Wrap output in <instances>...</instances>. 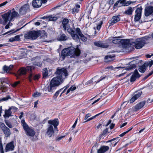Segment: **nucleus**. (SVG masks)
Segmentation results:
<instances>
[{
  "instance_id": "1",
  "label": "nucleus",
  "mask_w": 153,
  "mask_h": 153,
  "mask_svg": "<svg viewBox=\"0 0 153 153\" xmlns=\"http://www.w3.org/2000/svg\"><path fill=\"white\" fill-rule=\"evenodd\" d=\"M56 76L53 78L51 80L49 85L46 86L45 89L48 92L53 93L56 89V87L62 82L63 79L68 76V73L67 69L63 68H61L58 67L55 72Z\"/></svg>"
},
{
  "instance_id": "2",
  "label": "nucleus",
  "mask_w": 153,
  "mask_h": 153,
  "mask_svg": "<svg viewBox=\"0 0 153 153\" xmlns=\"http://www.w3.org/2000/svg\"><path fill=\"white\" fill-rule=\"evenodd\" d=\"M19 15L18 12H16L14 9L9 10L7 13L1 15V17H0V24L5 25L9 21V25L10 26L12 25L13 24L10 22L13 19L18 17Z\"/></svg>"
},
{
  "instance_id": "3",
  "label": "nucleus",
  "mask_w": 153,
  "mask_h": 153,
  "mask_svg": "<svg viewBox=\"0 0 153 153\" xmlns=\"http://www.w3.org/2000/svg\"><path fill=\"white\" fill-rule=\"evenodd\" d=\"M80 53V51L79 49L70 47L64 48L62 51L60 57L64 60L66 57L70 56V57L75 58L79 56Z\"/></svg>"
},
{
  "instance_id": "4",
  "label": "nucleus",
  "mask_w": 153,
  "mask_h": 153,
  "mask_svg": "<svg viewBox=\"0 0 153 153\" xmlns=\"http://www.w3.org/2000/svg\"><path fill=\"white\" fill-rule=\"evenodd\" d=\"M69 20L67 19L64 18L62 21V25L64 30H67L68 33L71 35L73 39L78 41L79 39V37L77 34L75 33L74 30L70 27L68 24Z\"/></svg>"
},
{
  "instance_id": "5",
  "label": "nucleus",
  "mask_w": 153,
  "mask_h": 153,
  "mask_svg": "<svg viewBox=\"0 0 153 153\" xmlns=\"http://www.w3.org/2000/svg\"><path fill=\"white\" fill-rule=\"evenodd\" d=\"M149 38L145 36L137 39L136 41L134 42L135 48L139 49L142 48L148 41Z\"/></svg>"
},
{
  "instance_id": "6",
  "label": "nucleus",
  "mask_w": 153,
  "mask_h": 153,
  "mask_svg": "<svg viewBox=\"0 0 153 153\" xmlns=\"http://www.w3.org/2000/svg\"><path fill=\"white\" fill-rule=\"evenodd\" d=\"M40 32L39 30L29 31L25 35L24 37L26 39H35L40 36Z\"/></svg>"
},
{
  "instance_id": "7",
  "label": "nucleus",
  "mask_w": 153,
  "mask_h": 153,
  "mask_svg": "<svg viewBox=\"0 0 153 153\" xmlns=\"http://www.w3.org/2000/svg\"><path fill=\"white\" fill-rule=\"evenodd\" d=\"M34 66H27L26 67H23L20 68L17 71L18 74L20 76L25 75L27 72H32V70L34 69Z\"/></svg>"
},
{
  "instance_id": "8",
  "label": "nucleus",
  "mask_w": 153,
  "mask_h": 153,
  "mask_svg": "<svg viewBox=\"0 0 153 153\" xmlns=\"http://www.w3.org/2000/svg\"><path fill=\"white\" fill-rule=\"evenodd\" d=\"M0 127L6 137H7L10 136L11 134L10 130L9 128L5 125L4 123L2 122H0Z\"/></svg>"
},
{
  "instance_id": "9",
  "label": "nucleus",
  "mask_w": 153,
  "mask_h": 153,
  "mask_svg": "<svg viewBox=\"0 0 153 153\" xmlns=\"http://www.w3.org/2000/svg\"><path fill=\"white\" fill-rule=\"evenodd\" d=\"M47 2V0H33L32 5L34 8H38L41 6L42 3L45 4Z\"/></svg>"
},
{
  "instance_id": "10",
  "label": "nucleus",
  "mask_w": 153,
  "mask_h": 153,
  "mask_svg": "<svg viewBox=\"0 0 153 153\" xmlns=\"http://www.w3.org/2000/svg\"><path fill=\"white\" fill-rule=\"evenodd\" d=\"M25 128L24 129L27 135L33 137L35 134V131L32 129L30 128L28 126L26 127L25 126Z\"/></svg>"
},
{
  "instance_id": "11",
  "label": "nucleus",
  "mask_w": 153,
  "mask_h": 153,
  "mask_svg": "<svg viewBox=\"0 0 153 153\" xmlns=\"http://www.w3.org/2000/svg\"><path fill=\"white\" fill-rule=\"evenodd\" d=\"M151 15H153V7L149 6L145 9V15L148 16Z\"/></svg>"
},
{
  "instance_id": "12",
  "label": "nucleus",
  "mask_w": 153,
  "mask_h": 153,
  "mask_svg": "<svg viewBox=\"0 0 153 153\" xmlns=\"http://www.w3.org/2000/svg\"><path fill=\"white\" fill-rule=\"evenodd\" d=\"M48 123L50 125H53L54 129L56 131H58L57 126L59 125V122L58 119H55L53 120H49L48 121Z\"/></svg>"
},
{
  "instance_id": "13",
  "label": "nucleus",
  "mask_w": 153,
  "mask_h": 153,
  "mask_svg": "<svg viewBox=\"0 0 153 153\" xmlns=\"http://www.w3.org/2000/svg\"><path fill=\"white\" fill-rule=\"evenodd\" d=\"M142 10L141 8H138L136 10L134 18V19L136 21H138L140 18Z\"/></svg>"
},
{
  "instance_id": "14",
  "label": "nucleus",
  "mask_w": 153,
  "mask_h": 153,
  "mask_svg": "<svg viewBox=\"0 0 153 153\" xmlns=\"http://www.w3.org/2000/svg\"><path fill=\"white\" fill-rule=\"evenodd\" d=\"M75 33L77 34L78 36H80L81 39L82 41L85 42V41H86V40H87L85 36H84V35L82 34V32L81 31L80 29L79 28H78V27L76 28V31H75ZM78 37H79V36H78Z\"/></svg>"
},
{
  "instance_id": "15",
  "label": "nucleus",
  "mask_w": 153,
  "mask_h": 153,
  "mask_svg": "<svg viewBox=\"0 0 153 153\" xmlns=\"http://www.w3.org/2000/svg\"><path fill=\"white\" fill-rule=\"evenodd\" d=\"M29 5L28 4H25L21 7L19 10L20 13L23 15L29 10Z\"/></svg>"
},
{
  "instance_id": "16",
  "label": "nucleus",
  "mask_w": 153,
  "mask_h": 153,
  "mask_svg": "<svg viewBox=\"0 0 153 153\" xmlns=\"http://www.w3.org/2000/svg\"><path fill=\"white\" fill-rule=\"evenodd\" d=\"M120 43L122 44V47L126 48L131 45L129 39H124L121 40Z\"/></svg>"
},
{
  "instance_id": "17",
  "label": "nucleus",
  "mask_w": 153,
  "mask_h": 153,
  "mask_svg": "<svg viewBox=\"0 0 153 153\" xmlns=\"http://www.w3.org/2000/svg\"><path fill=\"white\" fill-rule=\"evenodd\" d=\"M120 20L119 16H114L109 22L110 25H113L114 23L119 21Z\"/></svg>"
},
{
  "instance_id": "18",
  "label": "nucleus",
  "mask_w": 153,
  "mask_h": 153,
  "mask_svg": "<svg viewBox=\"0 0 153 153\" xmlns=\"http://www.w3.org/2000/svg\"><path fill=\"white\" fill-rule=\"evenodd\" d=\"M140 77V76L137 70L136 69L134 70L133 74L131 76L130 81L132 82L135 81L136 79Z\"/></svg>"
},
{
  "instance_id": "19",
  "label": "nucleus",
  "mask_w": 153,
  "mask_h": 153,
  "mask_svg": "<svg viewBox=\"0 0 153 153\" xmlns=\"http://www.w3.org/2000/svg\"><path fill=\"white\" fill-rule=\"evenodd\" d=\"M53 133L54 130L53 126L51 125H48L47 129V134L49 136V137H51L53 134Z\"/></svg>"
},
{
  "instance_id": "20",
  "label": "nucleus",
  "mask_w": 153,
  "mask_h": 153,
  "mask_svg": "<svg viewBox=\"0 0 153 153\" xmlns=\"http://www.w3.org/2000/svg\"><path fill=\"white\" fill-rule=\"evenodd\" d=\"M141 91H139L136 93L130 100V103L133 102L139 98L142 94Z\"/></svg>"
},
{
  "instance_id": "21",
  "label": "nucleus",
  "mask_w": 153,
  "mask_h": 153,
  "mask_svg": "<svg viewBox=\"0 0 153 153\" xmlns=\"http://www.w3.org/2000/svg\"><path fill=\"white\" fill-rule=\"evenodd\" d=\"M94 43L95 46L103 48H106L108 46V45L106 43H102L100 42H94Z\"/></svg>"
},
{
  "instance_id": "22",
  "label": "nucleus",
  "mask_w": 153,
  "mask_h": 153,
  "mask_svg": "<svg viewBox=\"0 0 153 153\" xmlns=\"http://www.w3.org/2000/svg\"><path fill=\"white\" fill-rule=\"evenodd\" d=\"M134 61H133L130 62L129 63V65H130L129 67H128L129 66H128L126 68V69L123 70V71H124V72H125V71L126 70L129 71L135 68L136 67V66L134 64Z\"/></svg>"
},
{
  "instance_id": "23",
  "label": "nucleus",
  "mask_w": 153,
  "mask_h": 153,
  "mask_svg": "<svg viewBox=\"0 0 153 153\" xmlns=\"http://www.w3.org/2000/svg\"><path fill=\"white\" fill-rule=\"evenodd\" d=\"M109 149L108 146H103L101 147L97 152V153H104L107 151Z\"/></svg>"
},
{
  "instance_id": "24",
  "label": "nucleus",
  "mask_w": 153,
  "mask_h": 153,
  "mask_svg": "<svg viewBox=\"0 0 153 153\" xmlns=\"http://www.w3.org/2000/svg\"><path fill=\"white\" fill-rule=\"evenodd\" d=\"M148 65L147 64L144 63L142 65L140 66L138 68V70L139 72L142 73H144L148 67Z\"/></svg>"
},
{
  "instance_id": "25",
  "label": "nucleus",
  "mask_w": 153,
  "mask_h": 153,
  "mask_svg": "<svg viewBox=\"0 0 153 153\" xmlns=\"http://www.w3.org/2000/svg\"><path fill=\"white\" fill-rule=\"evenodd\" d=\"M14 148V146L13 145V142H11L6 145L5 150L6 152H7L13 150Z\"/></svg>"
},
{
  "instance_id": "26",
  "label": "nucleus",
  "mask_w": 153,
  "mask_h": 153,
  "mask_svg": "<svg viewBox=\"0 0 153 153\" xmlns=\"http://www.w3.org/2000/svg\"><path fill=\"white\" fill-rule=\"evenodd\" d=\"M145 103V101H143L140 102L135 106V108L136 110L140 109L144 106Z\"/></svg>"
},
{
  "instance_id": "27",
  "label": "nucleus",
  "mask_w": 153,
  "mask_h": 153,
  "mask_svg": "<svg viewBox=\"0 0 153 153\" xmlns=\"http://www.w3.org/2000/svg\"><path fill=\"white\" fill-rule=\"evenodd\" d=\"M13 65H10L9 67L6 65H4L3 68V70L7 73H9V71H11L13 68Z\"/></svg>"
},
{
  "instance_id": "28",
  "label": "nucleus",
  "mask_w": 153,
  "mask_h": 153,
  "mask_svg": "<svg viewBox=\"0 0 153 153\" xmlns=\"http://www.w3.org/2000/svg\"><path fill=\"white\" fill-rule=\"evenodd\" d=\"M12 112L11 111V110L9 108V109L7 110H5V114L4 115V116L5 118H8L10 116H11L12 115H11Z\"/></svg>"
},
{
  "instance_id": "29",
  "label": "nucleus",
  "mask_w": 153,
  "mask_h": 153,
  "mask_svg": "<svg viewBox=\"0 0 153 153\" xmlns=\"http://www.w3.org/2000/svg\"><path fill=\"white\" fill-rule=\"evenodd\" d=\"M33 77V79L35 80H38L39 77V76L38 75H34L33 76L32 73L30 74L29 76V81H31L32 77Z\"/></svg>"
},
{
  "instance_id": "30",
  "label": "nucleus",
  "mask_w": 153,
  "mask_h": 153,
  "mask_svg": "<svg viewBox=\"0 0 153 153\" xmlns=\"http://www.w3.org/2000/svg\"><path fill=\"white\" fill-rule=\"evenodd\" d=\"M133 10L132 7H129L127 10L125 11L124 13V14H126L128 15H130L131 14Z\"/></svg>"
},
{
  "instance_id": "31",
  "label": "nucleus",
  "mask_w": 153,
  "mask_h": 153,
  "mask_svg": "<svg viewBox=\"0 0 153 153\" xmlns=\"http://www.w3.org/2000/svg\"><path fill=\"white\" fill-rule=\"evenodd\" d=\"M46 18L49 19V21H54L56 20L58 18L56 16H53L52 15H50L48 16L44 17Z\"/></svg>"
},
{
  "instance_id": "32",
  "label": "nucleus",
  "mask_w": 153,
  "mask_h": 153,
  "mask_svg": "<svg viewBox=\"0 0 153 153\" xmlns=\"http://www.w3.org/2000/svg\"><path fill=\"white\" fill-rule=\"evenodd\" d=\"M48 69L47 68H44L43 69L42 74L43 78H46L48 75Z\"/></svg>"
},
{
  "instance_id": "33",
  "label": "nucleus",
  "mask_w": 153,
  "mask_h": 153,
  "mask_svg": "<svg viewBox=\"0 0 153 153\" xmlns=\"http://www.w3.org/2000/svg\"><path fill=\"white\" fill-rule=\"evenodd\" d=\"M67 39V37L65 34H62L59 38V39L62 41L66 40Z\"/></svg>"
},
{
  "instance_id": "34",
  "label": "nucleus",
  "mask_w": 153,
  "mask_h": 153,
  "mask_svg": "<svg viewBox=\"0 0 153 153\" xmlns=\"http://www.w3.org/2000/svg\"><path fill=\"white\" fill-rule=\"evenodd\" d=\"M7 78H0V82H1V85L3 84V83H7Z\"/></svg>"
},
{
  "instance_id": "35",
  "label": "nucleus",
  "mask_w": 153,
  "mask_h": 153,
  "mask_svg": "<svg viewBox=\"0 0 153 153\" xmlns=\"http://www.w3.org/2000/svg\"><path fill=\"white\" fill-rule=\"evenodd\" d=\"M33 64L34 65L40 67L42 65V63L41 61H38L37 60L34 62Z\"/></svg>"
},
{
  "instance_id": "36",
  "label": "nucleus",
  "mask_w": 153,
  "mask_h": 153,
  "mask_svg": "<svg viewBox=\"0 0 153 153\" xmlns=\"http://www.w3.org/2000/svg\"><path fill=\"white\" fill-rule=\"evenodd\" d=\"M0 89L3 92H5L7 90V88L2 84L0 85Z\"/></svg>"
},
{
  "instance_id": "37",
  "label": "nucleus",
  "mask_w": 153,
  "mask_h": 153,
  "mask_svg": "<svg viewBox=\"0 0 153 153\" xmlns=\"http://www.w3.org/2000/svg\"><path fill=\"white\" fill-rule=\"evenodd\" d=\"M4 121L5 124L8 127L10 128H12L13 127L11 123L9 120H5Z\"/></svg>"
},
{
  "instance_id": "38",
  "label": "nucleus",
  "mask_w": 153,
  "mask_h": 153,
  "mask_svg": "<svg viewBox=\"0 0 153 153\" xmlns=\"http://www.w3.org/2000/svg\"><path fill=\"white\" fill-rule=\"evenodd\" d=\"M10 99L11 97L9 96H8L6 97H4L3 98H0V102L2 101L7 100H8Z\"/></svg>"
},
{
  "instance_id": "39",
  "label": "nucleus",
  "mask_w": 153,
  "mask_h": 153,
  "mask_svg": "<svg viewBox=\"0 0 153 153\" xmlns=\"http://www.w3.org/2000/svg\"><path fill=\"white\" fill-rule=\"evenodd\" d=\"M115 56V55H108L106 56L105 57V60H108L109 59H111Z\"/></svg>"
},
{
  "instance_id": "40",
  "label": "nucleus",
  "mask_w": 153,
  "mask_h": 153,
  "mask_svg": "<svg viewBox=\"0 0 153 153\" xmlns=\"http://www.w3.org/2000/svg\"><path fill=\"white\" fill-rule=\"evenodd\" d=\"M62 89V88L61 89H60L59 90L57 91H56V93L54 94L53 96V97L54 99H56V98L58 96L59 93L61 92V90Z\"/></svg>"
},
{
  "instance_id": "41",
  "label": "nucleus",
  "mask_w": 153,
  "mask_h": 153,
  "mask_svg": "<svg viewBox=\"0 0 153 153\" xmlns=\"http://www.w3.org/2000/svg\"><path fill=\"white\" fill-rule=\"evenodd\" d=\"M0 152L1 153H4L2 144L1 139H0Z\"/></svg>"
},
{
  "instance_id": "42",
  "label": "nucleus",
  "mask_w": 153,
  "mask_h": 153,
  "mask_svg": "<svg viewBox=\"0 0 153 153\" xmlns=\"http://www.w3.org/2000/svg\"><path fill=\"white\" fill-rule=\"evenodd\" d=\"M121 42V40L119 39H114L112 40L113 43L115 44H119Z\"/></svg>"
},
{
  "instance_id": "43",
  "label": "nucleus",
  "mask_w": 153,
  "mask_h": 153,
  "mask_svg": "<svg viewBox=\"0 0 153 153\" xmlns=\"http://www.w3.org/2000/svg\"><path fill=\"white\" fill-rule=\"evenodd\" d=\"M21 122L22 124V126H23V128L24 129L25 128V126L26 127H27L28 126L26 123L25 121L24 120H22Z\"/></svg>"
},
{
  "instance_id": "44",
  "label": "nucleus",
  "mask_w": 153,
  "mask_h": 153,
  "mask_svg": "<svg viewBox=\"0 0 153 153\" xmlns=\"http://www.w3.org/2000/svg\"><path fill=\"white\" fill-rule=\"evenodd\" d=\"M153 74V70L150 71L149 74L143 78L144 80L146 79L148 77L152 75Z\"/></svg>"
},
{
  "instance_id": "45",
  "label": "nucleus",
  "mask_w": 153,
  "mask_h": 153,
  "mask_svg": "<svg viewBox=\"0 0 153 153\" xmlns=\"http://www.w3.org/2000/svg\"><path fill=\"white\" fill-rule=\"evenodd\" d=\"M41 94L40 93L36 92L33 94V96L34 97H37L40 96Z\"/></svg>"
},
{
  "instance_id": "46",
  "label": "nucleus",
  "mask_w": 153,
  "mask_h": 153,
  "mask_svg": "<svg viewBox=\"0 0 153 153\" xmlns=\"http://www.w3.org/2000/svg\"><path fill=\"white\" fill-rule=\"evenodd\" d=\"M9 108L10 110H12L14 112L17 111L18 109L15 106H12L10 107Z\"/></svg>"
},
{
  "instance_id": "47",
  "label": "nucleus",
  "mask_w": 153,
  "mask_h": 153,
  "mask_svg": "<svg viewBox=\"0 0 153 153\" xmlns=\"http://www.w3.org/2000/svg\"><path fill=\"white\" fill-rule=\"evenodd\" d=\"M147 63V64L148 66H149L150 67L153 64V61L152 60L149 62H148L147 63Z\"/></svg>"
},
{
  "instance_id": "48",
  "label": "nucleus",
  "mask_w": 153,
  "mask_h": 153,
  "mask_svg": "<svg viewBox=\"0 0 153 153\" xmlns=\"http://www.w3.org/2000/svg\"><path fill=\"white\" fill-rule=\"evenodd\" d=\"M65 137V136H63L58 137H57L56 138V141H59L61 140L62 138Z\"/></svg>"
},
{
  "instance_id": "49",
  "label": "nucleus",
  "mask_w": 153,
  "mask_h": 153,
  "mask_svg": "<svg viewBox=\"0 0 153 153\" xmlns=\"http://www.w3.org/2000/svg\"><path fill=\"white\" fill-rule=\"evenodd\" d=\"M79 11V9L77 7H75L73 9V12L74 13H77Z\"/></svg>"
},
{
  "instance_id": "50",
  "label": "nucleus",
  "mask_w": 153,
  "mask_h": 153,
  "mask_svg": "<svg viewBox=\"0 0 153 153\" xmlns=\"http://www.w3.org/2000/svg\"><path fill=\"white\" fill-rule=\"evenodd\" d=\"M120 0L117 1L116 3H115L114 6V8L115 9V7H116L118 5V4L120 2Z\"/></svg>"
},
{
  "instance_id": "51",
  "label": "nucleus",
  "mask_w": 153,
  "mask_h": 153,
  "mask_svg": "<svg viewBox=\"0 0 153 153\" xmlns=\"http://www.w3.org/2000/svg\"><path fill=\"white\" fill-rule=\"evenodd\" d=\"M108 128H106L104 130L102 134L104 135L108 131Z\"/></svg>"
},
{
  "instance_id": "52",
  "label": "nucleus",
  "mask_w": 153,
  "mask_h": 153,
  "mask_svg": "<svg viewBox=\"0 0 153 153\" xmlns=\"http://www.w3.org/2000/svg\"><path fill=\"white\" fill-rule=\"evenodd\" d=\"M103 112H102L101 113H99L97 114H96V115H95V116H93L91 118H90V119L91 120L94 119V118H95L97 116L99 115H100Z\"/></svg>"
},
{
  "instance_id": "53",
  "label": "nucleus",
  "mask_w": 153,
  "mask_h": 153,
  "mask_svg": "<svg viewBox=\"0 0 153 153\" xmlns=\"http://www.w3.org/2000/svg\"><path fill=\"white\" fill-rule=\"evenodd\" d=\"M132 3H133V2L130 1H127L126 2V4L124 5V6H127L129 4H131Z\"/></svg>"
},
{
  "instance_id": "54",
  "label": "nucleus",
  "mask_w": 153,
  "mask_h": 153,
  "mask_svg": "<svg viewBox=\"0 0 153 153\" xmlns=\"http://www.w3.org/2000/svg\"><path fill=\"white\" fill-rule=\"evenodd\" d=\"M19 83V81H18V82H15L12 85V86L13 87H15L17 85H18Z\"/></svg>"
},
{
  "instance_id": "55",
  "label": "nucleus",
  "mask_w": 153,
  "mask_h": 153,
  "mask_svg": "<svg viewBox=\"0 0 153 153\" xmlns=\"http://www.w3.org/2000/svg\"><path fill=\"white\" fill-rule=\"evenodd\" d=\"M91 116V115L90 114L88 113V114H86L85 116V120H86L88 117Z\"/></svg>"
},
{
  "instance_id": "56",
  "label": "nucleus",
  "mask_w": 153,
  "mask_h": 153,
  "mask_svg": "<svg viewBox=\"0 0 153 153\" xmlns=\"http://www.w3.org/2000/svg\"><path fill=\"white\" fill-rule=\"evenodd\" d=\"M15 41L17 40L18 41L19 39V36L18 35H17L15 36L14 37Z\"/></svg>"
},
{
  "instance_id": "57",
  "label": "nucleus",
  "mask_w": 153,
  "mask_h": 153,
  "mask_svg": "<svg viewBox=\"0 0 153 153\" xmlns=\"http://www.w3.org/2000/svg\"><path fill=\"white\" fill-rule=\"evenodd\" d=\"M7 3V1H6L3 3H1V4H0V7H2L5 5Z\"/></svg>"
},
{
  "instance_id": "58",
  "label": "nucleus",
  "mask_w": 153,
  "mask_h": 153,
  "mask_svg": "<svg viewBox=\"0 0 153 153\" xmlns=\"http://www.w3.org/2000/svg\"><path fill=\"white\" fill-rule=\"evenodd\" d=\"M76 87L75 86H71V87L70 88L71 89V91H73L74 90L76 89Z\"/></svg>"
},
{
  "instance_id": "59",
  "label": "nucleus",
  "mask_w": 153,
  "mask_h": 153,
  "mask_svg": "<svg viewBox=\"0 0 153 153\" xmlns=\"http://www.w3.org/2000/svg\"><path fill=\"white\" fill-rule=\"evenodd\" d=\"M127 133V132L126 131L124 132L123 133H122L120 135V136L121 137H122L125 134H126Z\"/></svg>"
},
{
  "instance_id": "60",
  "label": "nucleus",
  "mask_w": 153,
  "mask_h": 153,
  "mask_svg": "<svg viewBox=\"0 0 153 153\" xmlns=\"http://www.w3.org/2000/svg\"><path fill=\"white\" fill-rule=\"evenodd\" d=\"M120 3H123L124 4H126V0H120Z\"/></svg>"
},
{
  "instance_id": "61",
  "label": "nucleus",
  "mask_w": 153,
  "mask_h": 153,
  "mask_svg": "<svg viewBox=\"0 0 153 153\" xmlns=\"http://www.w3.org/2000/svg\"><path fill=\"white\" fill-rule=\"evenodd\" d=\"M114 126H115L114 124L113 123L111 124L110 126V128L111 129H112L114 128Z\"/></svg>"
},
{
  "instance_id": "62",
  "label": "nucleus",
  "mask_w": 153,
  "mask_h": 153,
  "mask_svg": "<svg viewBox=\"0 0 153 153\" xmlns=\"http://www.w3.org/2000/svg\"><path fill=\"white\" fill-rule=\"evenodd\" d=\"M114 3V0H110L109 1V4L111 5H113Z\"/></svg>"
},
{
  "instance_id": "63",
  "label": "nucleus",
  "mask_w": 153,
  "mask_h": 153,
  "mask_svg": "<svg viewBox=\"0 0 153 153\" xmlns=\"http://www.w3.org/2000/svg\"><path fill=\"white\" fill-rule=\"evenodd\" d=\"M9 41L10 42H13L15 41L14 37L11 38L9 39Z\"/></svg>"
},
{
  "instance_id": "64",
  "label": "nucleus",
  "mask_w": 153,
  "mask_h": 153,
  "mask_svg": "<svg viewBox=\"0 0 153 153\" xmlns=\"http://www.w3.org/2000/svg\"><path fill=\"white\" fill-rule=\"evenodd\" d=\"M101 99V98H98V99H97V100H95L94 102L92 103V105H93L94 104V103H95L97 102L99 100H100V99Z\"/></svg>"
}]
</instances>
